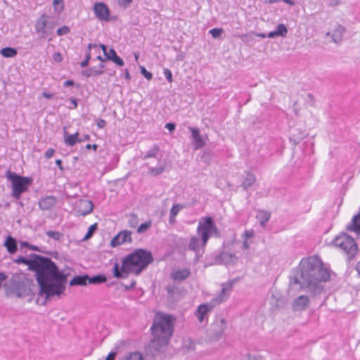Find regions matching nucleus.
I'll list each match as a JSON object with an SVG mask.
<instances>
[{
  "mask_svg": "<svg viewBox=\"0 0 360 360\" xmlns=\"http://www.w3.org/2000/svg\"><path fill=\"white\" fill-rule=\"evenodd\" d=\"M241 360H250V354H248L243 356Z\"/></svg>",
  "mask_w": 360,
  "mask_h": 360,
  "instance_id": "64",
  "label": "nucleus"
},
{
  "mask_svg": "<svg viewBox=\"0 0 360 360\" xmlns=\"http://www.w3.org/2000/svg\"><path fill=\"white\" fill-rule=\"evenodd\" d=\"M97 229V224H94L91 225L88 229V231L85 236L84 237V240L89 239L92 236L95 231Z\"/></svg>",
  "mask_w": 360,
  "mask_h": 360,
  "instance_id": "38",
  "label": "nucleus"
},
{
  "mask_svg": "<svg viewBox=\"0 0 360 360\" xmlns=\"http://www.w3.org/2000/svg\"><path fill=\"white\" fill-rule=\"evenodd\" d=\"M159 150V147L155 145L151 149L146 152V155L143 157V159L149 158H155Z\"/></svg>",
  "mask_w": 360,
  "mask_h": 360,
  "instance_id": "32",
  "label": "nucleus"
},
{
  "mask_svg": "<svg viewBox=\"0 0 360 360\" xmlns=\"http://www.w3.org/2000/svg\"><path fill=\"white\" fill-rule=\"evenodd\" d=\"M106 124V122L105 120H104L103 119H99L97 121V126L98 128H103Z\"/></svg>",
  "mask_w": 360,
  "mask_h": 360,
  "instance_id": "50",
  "label": "nucleus"
},
{
  "mask_svg": "<svg viewBox=\"0 0 360 360\" xmlns=\"http://www.w3.org/2000/svg\"><path fill=\"white\" fill-rule=\"evenodd\" d=\"M11 283L13 290L19 297H25L32 294L35 288L33 281L25 274L18 277L15 276Z\"/></svg>",
  "mask_w": 360,
  "mask_h": 360,
  "instance_id": "9",
  "label": "nucleus"
},
{
  "mask_svg": "<svg viewBox=\"0 0 360 360\" xmlns=\"http://www.w3.org/2000/svg\"><path fill=\"white\" fill-rule=\"evenodd\" d=\"M174 321L171 315L156 314L150 328L153 338L146 347V355L155 358L165 352L173 335Z\"/></svg>",
  "mask_w": 360,
  "mask_h": 360,
  "instance_id": "3",
  "label": "nucleus"
},
{
  "mask_svg": "<svg viewBox=\"0 0 360 360\" xmlns=\"http://www.w3.org/2000/svg\"><path fill=\"white\" fill-rule=\"evenodd\" d=\"M91 58V53L89 51H87L86 54V58L81 63V67L85 68L88 65L89 60Z\"/></svg>",
  "mask_w": 360,
  "mask_h": 360,
  "instance_id": "43",
  "label": "nucleus"
},
{
  "mask_svg": "<svg viewBox=\"0 0 360 360\" xmlns=\"http://www.w3.org/2000/svg\"><path fill=\"white\" fill-rule=\"evenodd\" d=\"M245 238H248L252 236V233L248 231H245L243 233Z\"/></svg>",
  "mask_w": 360,
  "mask_h": 360,
  "instance_id": "57",
  "label": "nucleus"
},
{
  "mask_svg": "<svg viewBox=\"0 0 360 360\" xmlns=\"http://www.w3.org/2000/svg\"><path fill=\"white\" fill-rule=\"evenodd\" d=\"M56 165L58 167L60 171H63L64 168L62 165V160H56Z\"/></svg>",
  "mask_w": 360,
  "mask_h": 360,
  "instance_id": "53",
  "label": "nucleus"
},
{
  "mask_svg": "<svg viewBox=\"0 0 360 360\" xmlns=\"http://www.w3.org/2000/svg\"><path fill=\"white\" fill-rule=\"evenodd\" d=\"M309 300L307 296L300 295L294 300L292 307L295 311H302L307 308Z\"/></svg>",
  "mask_w": 360,
  "mask_h": 360,
  "instance_id": "18",
  "label": "nucleus"
},
{
  "mask_svg": "<svg viewBox=\"0 0 360 360\" xmlns=\"http://www.w3.org/2000/svg\"><path fill=\"white\" fill-rule=\"evenodd\" d=\"M17 264L27 265L28 269L36 273V280L39 285V293L45 295L46 299L60 297L65 292L68 274L60 271L51 258L37 254H30L29 257L20 256L13 259Z\"/></svg>",
  "mask_w": 360,
  "mask_h": 360,
  "instance_id": "1",
  "label": "nucleus"
},
{
  "mask_svg": "<svg viewBox=\"0 0 360 360\" xmlns=\"http://www.w3.org/2000/svg\"><path fill=\"white\" fill-rule=\"evenodd\" d=\"M255 181L256 177L255 174L248 172L241 186L246 191L255 183Z\"/></svg>",
  "mask_w": 360,
  "mask_h": 360,
  "instance_id": "26",
  "label": "nucleus"
},
{
  "mask_svg": "<svg viewBox=\"0 0 360 360\" xmlns=\"http://www.w3.org/2000/svg\"><path fill=\"white\" fill-rule=\"evenodd\" d=\"M333 244L335 247L340 248L349 260L353 259L359 251L358 245L355 240L345 233L337 236L333 239Z\"/></svg>",
  "mask_w": 360,
  "mask_h": 360,
  "instance_id": "7",
  "label": "nucleus"
},
{
  "mask_svg": "<svg viewBox=\"0 0 360 360\" xmlns=\"http://www.w3.org/2000/svg\"><path fill=\"white\" fill-rule=\"evenodd\" d=\"M53 59L54 61H56L57 63H60L63 60V56L59 52H57V53H53Z\"/></svg>",
  "mask_w": 360,
  "mask_h": 360,
  "instance_id": "46",
  "label": "nucleus"
},
{
  "mask_svg": "<svg viewBox=\"0 0 360 360\" xmlns=\"http://www.w3.org/2000/svg\"><path fill=\"white\" fill-rule=\"evenodd\" d=\"M329 279L330 274L322 261L318 256H311L303 258L298 269L291 271L289 290H306L311 296H316L323 291L322 283Z\"/></svg>",
  "mask_w": 360,
  "mask_h": 360,
  "instance_id": "2",
  "label": "nucleus"
},
{
  "mask_svg": "<svg viewBox=\"0 0 360 360\" xmlns=\"http://www.w3.org/2000/svg\"><path fill=\"white\" fill-rule=\"evenodd\" d=\"M93 203L90 200H82L77 203L76 213L77 215L85 216L93 210Z\"/></svg>",
  "mask_w": 360,
  "mask_h": 360,
  "instance_id": "17",
  "label": "nucleus"
},
{
  "mask_svg": "<svg viewBox=\"0 0 360 360\" xmlns=\"http://www.w3.org/2000/svg\"><path fill=\"white\" fill-rule=\"evenodd\" d=\"M56 202V198L54 196L49 195L42 198L39 201V205L41 210H48L51 209Z\"/></svg>",
  "mask_w": 360,
  "mask_h": 360,
  "instance_id": "20",
  "label": "nucleus"
},
{
  "mask_svg": "<svg viewBox=\"0 0 360 360\" xmlns=\"http://www.w3.org/2000/svg\"><path fill=\"white\" fill-rule=\"evenodd\" d=\"M70 103L72 105L68 107L70 109H75L77 107V100L76 98H70Z\"/></svg>",
  "mask_w": 360,
  "mask_h": 360,
  "instance_id": "49",
  "label": "nucleus"
},
{
  "mask_svg": "<svg viewBox=\"0 0 360 360\" xmlns=\"http://www.w3.org/2000/svg\"><path fill=\"white\" fill-rule=\"evenodd\" d=\"M347 229L349 231L360 234V211L357 215L353 217L352 223L347 225Z\"/></svg>",
  "mask_w": 360,
  "mask_h": 360,
  "instance_id": "25",
  "label": "nucleus"
},
{
  "mask_svg": "<svg viewBox=\"0 0 360 360\" xmlns=\"http://www.w3.org/2000/svg\"><path fill=\"white\" fill-rule=\"evenodd\" d=\"M42 96L46 98H51L53 96V94H51V93H48V92H46V91H44L42 93Z\"/></svg>",
  "mask_w": 360,
  "mask_h": 360,
  "instance_id": "54",
  "label": "nucleus"
},
{
  "mask_svg": "<svg viewBox=\"0 0 360 360\" xmlns=\"http://www.w3.org/2000/svg\"><path fill=\"white\" fill-rule=\"evenodd\" d=\"M226 328L227 322L224 319L221 318L214 321L207 330V336L210 340L216 341L221 338Z\"/></svg>",
  "mask_w": 360,
  "mask_h": 360,
  "instance_id": "10",
  "label": "nucleus"
},
{
  "mask_svg": "<svg viewBox=\"0 0 360 360\" xmlns=\"http://www.w3.org/2000/svg\"><path fill=\"white\" fill-rule=\"evenodd\" d=\"M152 222L150 220H148L145 223L141 224L137 229V233H145L147 230H148L150 228Z\"/></svg>",
  "mask_w": 360,
  "mask_h": 360,
  "instance_id": "34",
  "label": "nucleus"
},
{
  "mask_svg": "<svg viewBox=\"0 0 360 360\" xmlns=\"http://www.w3.org/2000/svg\"><path fill=\"white\" fill-rule=\"evenodd\" d=\"M70 32V30L69 27L67 25H63L57 30L56 34L58 36L61 37V36L68 34Z\"/></svg>",
  "mask_w": 360,
  "mask_h": 360,
  "instance_id": "39",
  "label": "nucleus"
},
{
  "mask_svg": "<svg viewBox=\"0 0 360 360\" xmlns=\"http://www.w3.org/2000/svg\"><path fill=\"white\" fill-rule=\"evenodd\" d=\"M124 78L129 80L130 79V75H129V70H125V72H124Z\"/></svg>",
  "mask_w": 360,
  "mask_h": 360,
  "instance_id": "61",
  "label": "nucleus"
},
{
  "mask_svg": "<svg viewBox=\"0 0 360 360\" xmlns=\"http://www.w3.org/2000/svg\"><path fill=\"white\" fill-rule=\"evenodd\" d=\"M6 176L11 182V196L15 200L20 198L21 195L28 190L33 181L30 177L20 176L10 170L6 172Z\"/></svg>",
  "mask_w": 360,
  "mask_h": 360,
  "instance_id": "6",
  "label": "nucleus"
},
{
  "mask_svg": "<svg viewBox=\"0 0 360 360\" xmlns=\"http://www.w3.org/2000/svg\"><path fill=\"white\" fill-rule=\"evenodd\" d=\"M141 73L148 79L150 80L153 78V75L148 72L143 66H141Z\"/></svg>",
  "mask_w": 360,
  "mask_h": 360,
  "instance_id": "41",
  "label": "nucleus"
},
{
  "mask_svg": "<svg viewBox=\"0 0 360 360\" xmlns=\"http://www.w3.org/2000/svg\"><path fill=\"white\" fill-rule=\"evenodd\" d=\"M100 46L106 57V60H110L120 67L124 65V60L117 55L116 51L113 49H110L109 51H108V48L105 45L101 44Z\"/></svg>",
  "mask_w": 360,
  "mask_h": 360,
  "instance_id": "15",
  "label": "nucleus"
},
{
  "mask_svg": "<svg viewBox=\"0 0 360 360\" xmlns=\"http://www.w3.org/2000/svg\"><path fill=\"white\" fill-rule=\"evenodd\" d=\"M74 84V82L72 80H67L63 83L64 86H72Z\"/></svg>",
  "mask_w": 360,
  "mask_h": 360,
  "instance_id": "56",
  "label": "nucleus"
},
{
  "mask_svg": "<svg viewBox=\"0 0 360 360\" xmlns=\"http://www.w3.org/2000/svg\"><path fill=\"white\" fill-rule=\"evenodd\" d=\"M46 234L49 238H53L56 240H60L63 236V233L55 231H47Z\"/></svg>",
  "mask_w": 360,
  "mask_h": 360,
  "instance_id": "35",
  "label": "nucleus"
},
{
  "mask_svg": "<svg viewBox=\"0 0 360 360\" xmlns=\"http://www.w3.org/2000/svg\"><path fill=\"white\" fill-rule=\"evenodd\" d=\"M56 24L57 22L53 18L46 13H43L36 20L34 25L35 32L40 39L49 38V40L51 41Z\"/></svg>",
  "mask_w": 360,
  "mask_h": 360,
  "instance_id": "8",
  "label": "nucleus"
},
{
  "mask_svg": "<svg viewBox=\"0 0 360 360\" xmlns=\"http://www.w3.org/2000/svg\"><path fill=\"white\" fill-rule=\"evenodd\" d=\"M94 11L96 18L101 21H108L110 11L104 3H96L94 6Z\"/></svg>",
  "mask_w": 360,
  "mask_h": 360,
  "instance_id": "13",
  "label": "nucleus"
},
{
  "mask_svg": "<svg viewBox=\"0 0 360 360\" xmlns=\"http://www.w3.org/2000/svg\"><path fill=\"white\" fill-rule=\"evenodd\" d=\"M198 236H193L190 238L188 249L194 251L199 256L204 253L205 247L212 236L219 237L220 232L216 226L214 219L211 217H205L200 219L197 227Z\"/></svg>",
  "mask_w": 360,
  "mask_h": 360,
  "instance_id": "5",
  "label": "nucleus"
},
{
  "mask_svg": "<svg viewBox=\"0 0 360 360\" xmlns=\"http://www.w3.org/2000/svg\"><path fill=\"white\" fill-rule=\"evenodd\" d=\"M180 209L178 205H174L170 210V214L173 217H176L179 213Z\"/></svg>",
  "mask_w": 360,
  "mask_h": 360,
  "instance_id": "44",
  "label": "nucleus"
},
{
  "mask_svg": "<svg viewBox=\"0 0 360 360\" xmlns=\"http://www.w3.org/2000/svg\"><path fill=\"white\" fill-rule=\"evenodd\" d=\"M120 6L127 8L129 6L133 0H117Z\"/></svg>",
  "mask_w": 360,
  "mask_h": 360,
  "instance_id": "45",
  "label": "nucleus"
},
{
  "mask_svg": "<svg viewBox=\"0 0 360 360\" xmlns=\"http://www.w3.org/2000/svg\"><path fill=\"white\" fill-rule=\"evenodd\" d=\"M271 217L270 212L265 210H259L257 214V219L259 220L262 226H264L266 222L269 220Z\"/></svg>",
  "mask_w": 360,
  "mask_h": 360,
  "instance_id": "27",
  "label": "nucleus"
},
{
  "mask_svg": "<svg viewBox=\"0 0 360 360\" xmlns=\"http://www.w3.org/2000/svg\"><path fill=\"white\" fill-rule=\"evenodd\" d=\"M116 354L117 353L115 352H110L107 356L105 360H115Z\"/></svg>",
  "mask_w": 360,
  "mask_h": 360,
  "instance_id": "52",
  "label": "nucleus"
},
{
  "mask_svg": "<svg viewBox=\"0 0 360 360\" xmlns=\"http://www.w3.org/2000/svg\"><path fill=\"white\" fill-rule=\"evenodd\" d=\"M237 259L235 254L225 251L219 253L214 259L217 264L225 265L234 264Z\"/></svg>",
  "mask_w": 360,
  "mask_h": 360,
  "instance_id": "14",
  "label": "nucleus"
},
{
  "mask_svg": "<svg viewBox=\"0 0 360 360\" xmlns=\"http://www.w3.org/2000/svg\"><path fill=\"white\" fill-rule=\"evenodd\" d=\"M153 262V257L150 251L137 249L122 259L121 267L115 263L113 275L118 278H127L130 273L139 275Z\"/></svg>",
  "mask_w": 360,
  "mask_h": 360,
  "instance_id": "4",
  "label": "nucleus"
},
{
  "mask_svg": "<svg viewBox=\"0 0 360 360\" xmlns=\"http://www.w3.org/2000/svg\"><path fill=\"white\" fill-rule=\"evenodd\" d=\"M165 128L167 129L170 132H172L175 129V124L167 123Z\"/></svg>",
  "mask_w": 360,
  "mask_h": 360,
  "instance_id": "51",
  "label": "nucleus"
},
{
  "mask_svg": "<svg viewBox=\"0 0 360 360\" xmlns=\"http://www.w3.org/2000/svg\"><path fill=\"white\" fill-rule=\"evenodd\" d=\"M166 290L168 295L172 296L173 293L176 290V288L174 285H167Z\"/></svg>",
  "mask_w": 360,
  "mask_h": 360,
  "instance_id": "48",
  "label": "nucleus"
},
{
  "mask_svg": "<svg viewBox=\"0 0 360 360\" xmlns=\"http://www.w3.org/2000/svg\"><path fill=\"white\" fill-rule=\"evenodd\" d=\"M339 4L338 0H330V6H336Z\"/></svg>",
  "mask_w": 360,
  "mask_h": 360,
  "instance_id": "60",
  "label": "nucleus"
},
{
  "mask_svg": "<svg viewBox=\"0 0 360 360\" xmlns=\"http://www.w3.org/2000/svg\"><path fill=\"white\" fill-rule=\"evenodd\" d=\"M250 360H262L260 356L250 355Z\"/></svg>",
  "mask_w": 360,
  "mask_h": 360,
  "instance_id": "62",
  "label": "nucleus"
},
{
  "mask_svg": "<svg viewBox=\"0 0 360 360\" xmlns=\"http://www.w3.org/2000/svg\"><path fill=\"white\" fill-rule=\"evenodd\" d=\"M54 152H55L54 149H53V148H49V149L46 151V153H45V154H44V157H45L46 159H49V158H51L53 156V155L54 154Z\"/></svg>",
  "mask_w": 360,
  "mask_h": 360,
  "instance_id": "47",
  "label": "nucleus"
},
{
  "mask_svg": "<svg viewBox=\"0 0 360 360\" xmlns=\"http://www.w3.org/2000/svg\"><path fill=\"white\" fill-rule=\"evenodd\" d=\"M131 231L128 230H123L119 232L110 241V245L113 248L120 245L131 243Z\"/></svg>",
  "mask_w": 360,
  "mask_h": 360,
  "instance_id": "12",
  "label": "nucleus"
},
{
  "mask_svg": "<svg viewBox=\"0 0 360 360\" xmlns=\"http://www.w3.org/2000/svg\"><path fill=\"white\" fill-rule=\"evenodd\" d=\"M242 248L245 250H247L249 248V244L246 240H245L243 243Z\"/></svg>",
  "mask_w": 360,
  "mask_h": 360,
  "instance_id": "58",
  "label": "nucleus"
},
{
  "mask_svg": "<svg viewBox=\"0 0 360 360\" xmlns=\"http://www.w3.org/2000/svg\"><path fill=\"white\" fill-rule=\"evenodd\" d=\"M191 275V271L188 269L184 268L173 271L171 274V278L174 281H181L186 279Z\"/></svg>",
  "mask_w": 360,
  "mask_h": 360,
  "instance_id": "21",
  "label": "nucleus"
},
{
  "mask_svg": "<svg viewBox=\"0 0 360 360\" xmlns=\"http://www.w3.org/2000/svg\"><path fill=\"white\" fill-rule=\"evenodd\" d=\"M276 36H277V35H276V33L275 30H274V31H272V32H270L267 34V37H268L269 38H274V37H276Z\"/></svg>",
  "mask_w": 360,
  "mask_h": 360,
  "instance_id": "59",
  "label": "nucleus"
},
{
  "mask_svg": "<svg viewBox=\"0 0 360 360\" xmlns=\"http://www.w3.org/2000/svg\"><path fill=\"white\" fill-rule=\"evenodd\" d=\"M79 133L76 132L74 134H68L66 131H65L64 134V142L67 146H73L77 142H82V139H79L78 138Z\"/></svg>",
  "mask_w": 360,
  "mask_h": 360,
  "instance_id": "24",
  "label": "nucleus"
},
{
  "mask_svg": "<svg viewBox=\"0 0 360 360\" xmlns=\"http://www.w3.org/2000/svg\"><path fill=\"white\" fill-rule=\"evenodd\" d=\"M275 32L277 36L285 37L288 33V30L283 24H278Z\"/></svg>",
  "mask_w": 360,
  "mask_h": 360,
  "instance_id": "33",
  "label": "nucleus"
},
{
  "mask_svg": "<svg viewBox=\"0 0 360 360\" xmlns=\"http://www.w3.org/2000/svg\"><path fill=\"white\" fill-rule=\"evenodd\" d=\"M346 29L340 25H338L335 30L331 33L332 41L335 44H339L342 40L343 34Z\"/></svg>",
  "mask_w": 360,
  "mask_h": 360,
  "instance_id": "22",
  "label": "nucleus"
},
{
  "mask_svg": "<svg viewBox=\"0 0 360 360\" xmlns=\"http://www.w3.org/2000/svg\"><path fill=\"white\" fill-rule=\"evenodd\" d=\"M103 73V71L102 70H98L96 68H90L86 69L84 70H82V75L86 77L100 75H102Z\"/></svg>",
  "mask_w": 360,
  "mask_h": 360,
  "instance_id": "29",
  "label": "nucleus"
},
{
  "mask_svg": "<svg viewBox=\"0 0 360 360\" xmlns=\"http://www.w3.org/2000/svg\"><path fill=\"white\" fill-rule=\"evenodd\" d=\"M224 30L221 28H213L209 31L213 38H219L221 37Z\"/></svg>",
  "mask_w": 360,
  "mask_h": 360,
  "instance_id": "40",
  "label": "nucleus"
},
{
  "mask_svg": "<svg viewBox=\"0 0 360 360\" xmlns=\"http://www.w3.org/2000/svg\"><path fill=\"white\" fill-rule=\"evenodd\" d=\"M355 269L357 271L359 275H360V261L356 264Z\"/></svg>",
  "mask_w": 360,
  "mask_h": 360,
  "instance_id": "63",
  "label": "nucleus"
},
{
  "mask_svg": "<svg viewBox=\"0 0 360 360\" xmlns=\"http://www.w3.org/2000/svg\"><path fill=\"white\" fill-rule=\"evenodd\" d=\"M0 53L5 58H13L18 54V51L14 48L5 47L0 50Z\"/></svg>",
  "mask_w": 360,
  "mask_h": 360,
  "instance_id": "30",
  "label": "nucleus"
},
{
  "mask_svg": "<svg viewBox=\"0 0 360 360\" xmlns=\"http://www.w3.org/2000/svg\"><path fill=\"white\" fill-rule=\"evenodd\" d=\"M234 283V281H231L229 283H223L221 285L222 288L219 295L211 300V302L214 304V306L226 301L228 299L229 297V292L232 290Z\"/></svg>",
  "mask_w": 360,
  "mask_h": 360,
  "instance_id": "11",
  "label": "nucleus"
},
{
  "mask_svg": "<svg viewBox=\"0 0 360 360\" xmlns=\"http://www.w3.org/2000/svg\"><path fill=\"white\" fill-rule=\"evenodd\" d=\"M165 171V167L164 166H160L158 167H150L149 169V174L152 176H158L160 174H162Z\"/></svg>",
  "mask_w": 360,
  "mask_h": 360,
  "instance_id": "36",
  "label": "nucleus"
},
{
  "mask_svg": "<svg viewBox=\"0 0 360 360\" xmlns=\"http://www.w3.org/2000/svg\"><path fill=\"white\" fill-rule=\"evenodd\" d=\"M98 148V146L96 144H87L86 146V148L87 149H91L93 148L94 150H96Z\"/></svg>",
  "mask_w": 360,
  "mask_h": 360,
  "instance_id": "55",
  "label": "nucleus"
},
{
  "mask_svg": "<svg viewBox=\"0 0 360 360\" xmlns=\"http://www.w3.org/2000/svg\"><path fill=\"white\" fill-rule=\"evenodd\" d=\"M87 279H89L88 275L75 276L70 281V285H85L88 282Z\"/></svg>",
  "mask_w": 360,
  "mask_h": 360,
  "instance_id": "28",
  "label": "nucleus"
},
{
  "mask_svg": "<svg viewBox=\"0 0 360 360\" xmlns=\"http://www.w3.org/2000/svg\"><path fill=\"white\" fill-rule=\"evenodd\" d=\"M214 307V304H213L212 302L210 303H204L198 306L195 311V316L198 321L201 323L203 322L208 312H210Z\"/></svg>",
  "mask_w": 360,
  "mask_h": 360,
  "instance_id": "16",
  "label": "nucleus"
},
{
  "mask_svg": "<svg viewBox=\"0 0 360 360\" xmlns=\"http://www.w3.org/2000/svg\"><path fill=\"white\" fill-rule=\"evenodd\" d=\"M163 74L169 82H172L173 81L172 73L168 68H164Z\"/></svg>",
  "mask_w": 360,
  "mask_h": 360,
  "instance_id": "42",
  "label": "nucleus"
},
{
  "mask_svg": "<svg viewBox=\"0 0 360 360\" xmlns=\"http://www.w3.org/2000/svg\"><path fill=\"white\" fill-rule=\"evenodd\" d=\"M4 245L6 248L7 251L11 254L15 253L18 250L16 240L11 236H8L6 238Z\"/></svg>",
  "mask_w": 360,
  "mask_h": 360,
  "instance_id": "23",
  "label": "nucleus"
},
{
  "mask_svg": "<svg viewBox=\"0 0 360 360\" xmlns=\"http://www.w3.org/2000/svg\"><path fill=\"white\" fill-rule=\"evenodd\" d=\"M138 217L135 214H131L129 219V226L135 228L138 225Z\"/></svg>",
  "mask_w": 360,
  "mask_h": 360,
  "instance_id": "37",
  "label": "nucleus"
},
{
  "mask_svg": "<svg viewBox=\"0 0 360 360\" xmlns=\"http://www.w3.org/2000/svg\"><path fill=\"white\" fill-rule=\"evenodd\" d=\"M89 284H100L106 281V277L103 274H98L87 279Z\"/></svg>",
  "mask_w": 360,
  "mask_h": 360,
  "instance_id": "31",
  "label": "nucleus"
},
{
  "mask_svg": "<svg viewBox=\"0 0 360 360\" xmlns=\"http://www.w3.org/2000/svg\"><path fill=\"white\" fill-rule=\"evenodd\" d=\"M188 129L191 132V136L194 141L195 149H200L205 146V142L200 134V131L198 128L189 127Z\"/></svg>",
  "mask_w": 360,
  "mask_h": 360,
  "instance_id": "19",
  "label": "nucleus"
}]
</instances>
